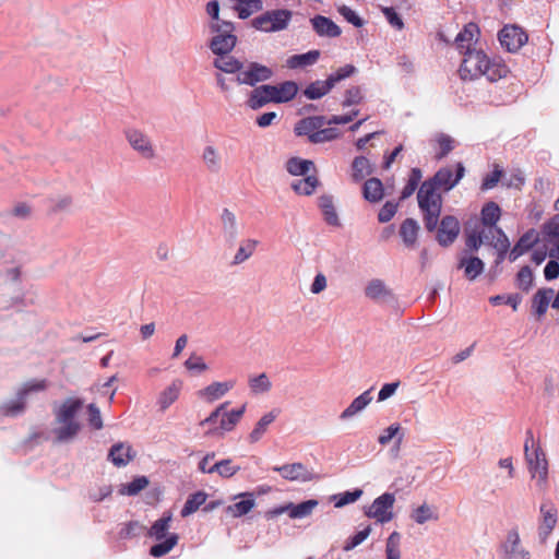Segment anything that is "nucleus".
<instances>
[{"label": "nucleus", "mask_w": 559, "mask_h": 559, "mask_svg": "<svg viewBox=\"0 0 559 559\" xmlns=\"http://www.w3.org/2000/svg\"><path fill=\"white\" fill-rule=\"evenodd\" d=\"M462 53L464 57L459 72L463 80H474L484 75L490 82H496L509 73L504 63L499 60H490L480 49L468 48Z\"/></svg>", "instance_id": "nucleus-1"}, {"label": "nucleus", "mask_w": 559, "mask_h": 559, "mask_svg": "<svg viewBox=\"0 0 559 559\" xmlns=\"http://www.w3.org/2000/svg\"><path fill=\"white\" fill-rule=\"evenodd\" d=\"M83 402L70 397L53 408V424L51 435L57 442H70L79 435L82 424L79 419Z\"/></svg>", "instance_id": "nucleus-2"}, {"label": "nucleus", "mask_w": 559, "mask_h": 559, "mask_svg": "<svg viewBox=\"0 0 559 559\" xmlns=\"http://www.w3.org/2000/svg\"><path fill=\"white\" fill-rule=\"evenodd\" d=\"M228 405L229 402L219 404L206 418L200 421V427L207 428L204 432L205 436L222 437L236 428L246 412V404L230 411H227Z\"/></svg>", "instance_id": "nucleus-3"}, {"label": "nucleus", "mask_w": 559, "mask_h": 559, "mask_svg": "<svg viewBox=\"0 0 559 559\" xmlns=\"http://www.w3.org/2000/svg\"><path fill=\"white\" fill-rule=\"evenodd\" d=\"M418 205L424 213V222L426 228L431 231L436 228L440 212L442 199L433 182L425 181L420 186L418 193Z\"/></svg>", "instance_id": "nucleus-4"}, {"label": "nucleus", "mask_w": 559, "mask_h": 559, "mask_svg": "<svg viewBox=\"0 0 559 559\" xmlns=\"http://www.w3.org/2000/svg\"><path fill=\"white\" fill-rule=\"evenodd\" d=\"M173 521L171 513H165L160 519L155 521L148 531V536L155 538L158 543L151 547L150 555L160 558L170 552L178 544L179 536L176 533L168 534L170 523Z\"/></svg>", "instance_id": "nucleus-5"}, {"label": "nucleus", "mask_w": 559, "mask_h": 559, "mask_svg": "<svg viewBox=\"0 0 559 559\" xmlns=\"http://www.w3.org/2000/svg\"><path fill=\"white\" fill-rule=\"evenodd\" d=\"M292 16V11L286 9L270 10L252 19L251 26L260 32L275 33L286 29Z\"/></svg>", "instance_id": "nucleus-6"}, {"label": "nucleus", "mask_w": 559, "mask_h": 559, "mask_svg": "<svg viewBox=\"0 0 559 559\" xmlns=\"http://www.w3.org/2000/svg\"><path fill=\"white\" fill-rule=\"evenodd\" d=\"M47 381L44 379H34L25 382L17 391L16 399L4 403L0 411L5 416H16L24 411L26 397L36 392L46 390Z\"/></svg>", "instance_id": "nucleus-7"}, {"label": "nucleus", "mask_w": 559, "mask_h": 559, "mask_svg": "<svg viewBox=\"0 0 559 559\" xmlns=\"http://www.w3.org/2000/svg\"><path fill=\"white\" fill-rule=\"evenodd\" d=\"M525 457L528 464V471L533 478L536 479V485L540 490L547 487L548 463L546 455L540 448L534 449L532 452L528 450V440L525 442Z\"/></svg>", "instance_id": "nucleus-8"}, {"label": "nucleus", "mask_w": 559, "mask_h": 559, "mask_svg": "<svg viewBox=\"0 0 559 559\" xmlns=\"http://www.w3.org/2000/svg\"><path fill=\"white\" fill-rule=\"evenodd\" d=\"M234 31L235 25L233 22L221 24L218 31H210L213 37L210 40L209 47L214 55H227L234 49L237 43Z\"/></svg>", "instance_id": "nucleus-9"}, {"label": "nucleus", "mask_w": 559, "mask_h": 559, "mask_svg": "<svg viewBox=\"0 0 559 559\" xmlns=\"http://www.w3.org/2000/svg\"><path fill=\"white\" fill-rule=\"evenodd\" d=\"M558 523V510L556 506L547 500L539 506L537 519V535L542 544H545Z\"/></svg>", "instance_id": "nucleus-10"}, {"label": "nucleus", "mask_w": 559, "mask_h": 559, "mask_svg": "<svg viewBox=\"0 0 559 559\" xmlns=\"http://www.w3.org/2000/svg\"><path fill=\"white\" fill-rule=\"evenodd\" d=\"M501 559H531V551L523 545L519 530L513 527L507 532L500 545Z\"/></svg>", "instance_id": "nucleus-11"}, {"label": "nucleus", "mask_w": 559, "mask_h": 559, "mask_svg": "<svg viewBox=\"0 0 559 559\" xmlns=\"http://www.w3.org/2000/svg\"><path fill=\"white\" fill-rule=\"evenodd\" d=\"M124 136L131 148L145 159H153L156 156L155 145L148 134L136 128H129Z\"/></svg>", "instance_id": "nucleus-12"}, {"label": "nucleus", "mask_w": 559, "mask_h": 559, "mask_svg": "<svg viewBox=\"0 0 559 559\" xmlns=\"http://www.w3.org/2000/svg\"><path fill=\"white\" fill-rule=\"evenodd\" d=\"M395 502V497L393 493L385 492L374 499L372 504L369 507L366 512L367 516L376 519L380 523L390 522L393 519V506Z\"/></svg>", "instance_id": "nucleus-13"}, {"label": "nucleus", "mask_w": 559, "mask_h": 559, "mask_svg": "<svg viewBox=\"0 0 559 559\" xmlns=\"http://www.w3.org/2000/svg\"><path fill=\"white\" fill-rule=\"evenodd\" d=\"M271 76V69L260 63L251 62L246 68L241 67L240 71L237 74L236 81L238 84L253 86L259 82L269 80Z\"/></svg>", "instance_id": "nucleus-14"}, {"label": "nucleus", "mask_w": 559, "mask_h": 559, "mask_svg": "<svg viewBox=\"0 0 559 559\" xmlns=\"http://www.w3.org/2000/svg\"><path fill=\"white\" fill-rule=\"evenodd\" d=\"M236 385V380L213 381L197 392V396L204 403L212 404L224 397Z\"/></svg>", "instance_id": "nucleus-15"}, {"label": "nucleus", "mask_w": 559, "mask_h": 559, "mask_svg": "<svg viewBox=\"0 0 559 559\" xmlns=\"http://www.w3.org/2000/svg\"><path fill=\"white\" fill-rule=\"evenodd\" d=\"M13 262L14 253L9 239L0 233V276L7 274L13 281L19 280L20 270L13 265Z\"/></svg>", "instance_id": "nucleus-16"}, {"label": "nucleus", "mask_w": 559, "mask_h": 559, "mask_svg": "<svg viewBox=\"0 0 559 559\" xmlns=\"http://www.w3.org/2000/svg\"><path fill=\"white\" fill-rule=\"evenodd\" d=\"M499 40L508 51L514 52L527 41V35L515 25H507L500 31Z\"/></svg>", "instance_id": "nucleus-17"}, {"label": "nucleus", "mask_w": 559, "mask_h": 559, "mask_svg": "<svg viewBox=\"0 0 559 559\" xmlns=\"http://www.w3.org/2000/svg\"><path fill=\"white\" fill-rule=\"evenodd\" d=\"M465 168L463 164L456 165V175L453 178V170L450 167H443L436 173V175L429 179V182H433L436 188L443 189L444 191L451 190L455 185L463 178Z\"/></svg>", "instance_id": "nucleus-18"}, {"label": "nucleus", "mask_w": 559, "mask_h": 559, "mask_svg": "<svg viewBox=\"0 0 559 559\" xmlns=\"http://www.w3.org/2000/svg\"><path fill=\"white\" fill-rule=\"evenodd\" d=\"M223 7L231 9L239 19L246 20L263 9V0H221Z\"/></svg>", "instance_id": "nucleus-19"}, {"label": "nucleus", "mask_w": 559, "mask_h": 559, "mask_svg": "<svg viewBox=\"0 0 559 559\" xmlns=\"http://www.w3.org/2000/svg\"><path fill=\"white\" fill-rule=\"evenodd\" d=\"M273 471L278 472L281 476L290 481H309L313 478L312 473L302 463L285 464L275 466Z\"/></svg>", "instance_id": "nucleus-20"}, {"label": "nucleus", "mask_w": 559, "mask_h": 559, "mask_svg": "<svg viewBox=\"0 0 559 559\" xmlns=\"http://www.w3.org/2000/svg\"><path fill=\"white\" fill-rule=\"evenodd\" d=\"M219 223L224 240L234 243L239 235L236 214L227 207L223 209L219 215Z\"/></svg>", "instance_id": "nucleus-21"}, {"label": "nucleus", "mask_w": 559, "mask_h": 559, "mask_svg": "<svg viewBox=\"0 0 559 559\" xmlns=\"http://www.w3.org/2000/svg\"><path fill=\"white\" fill-rule=\"evenodd\" d=\"M318 504V500L310 499L298 504L288 503L274 510L272 513L275 515L287 513L292 519H304L309 516Z\"/></svg>", "instance_id": "nucleus-22"}, {"label": "nucleus", "mask_w": 559, "mask_h": 559, "mask_svg": "<svg viewBox=\"0 0 559 559\" xmlns=\"http://www.w3.org/2000/svg\"><path fill=\"white\" fill-rule=\"evenodd\" d=\"M460 233L459 221L453 216H445L440 223L437 234V240L441 246H449L452 243Z\"/></svg>", "instance_id": "nucleus-23"}, {"label": "nucleus", "mask_w": 559, "mask_h": 559, "mask_svg": "<svg viewBox=\"0 0 559 559\" xmlns=\"http://www.w3.org/2000/svg\"><path fill=\"white\" fill-rule=\"evenodd\" d=\"M183 381L174 379L158 395L157 405L162 412L168 409L180 396Z\"/></svg>", "instance_id": "nucleus-24"}, {"label": "nucleus", "mask_w": 559, "mask_h": 559, "mask_svg": "<svg viewBox=\"0 0 559 559\" xmlns=\"http://www.w3.org/2000/svg\"><path fill=\"white\" fill-rule=\"evenodd\" d=\"M372 400L371 389L366 390L352 401V403L340 414L338 419L341 421H347L354 418L365 411Z\"/></svg>", "instance_id": "nucleus-25"}, {"label": "nucleus", "mask_w": 559, "mask_h": 559, "mask_svg": "<svg viewBox=\"0 0 559 559\" xmlns=\"http://www.w3.org/2000/svg\"><path fill=\"white\" fill-rule=\"evenodd\" d=\"M201 160L210 174H219L223 169V157L219 150L212 145H205L202 150Z\"/></svg>", "instance_id": "nucleus-26"}, {"label": "nucleus", "mask_w": 559, "mask_h": 559, "mask_svg": "<svg viewBox=\"0 0 559 559\" xmlns=\"http://www.w3.org/2000/svg\"><path fill=\"white\" fill-rule=\"evenodd\" d=\"M280 409H272L265 413L255 424L254 428L248 436L250 443H255L262 439L269 427L276 420Z\"/></svg>", "instance_id": "nucleus-27"}, {"label": "nucleus", "mask_w": 559, "mask_h": 559, "mask_svg": "<svg viewBox=\"0 0 559 559\" xmlns=\"http://www.w3.org/2000/svg\"><path fill=\"white\" fill-rule=\"evenodd\" d=\"M365 296L373 301L382 302L392 298V292L382 280H371L365 287Z\"/></svg>", "instance_id": "nucleus-28"}, {"label": "nucleus", "mask_w": 559, "mask_h": 559, "mask_svg": "<svg viewBox=\"0 0 559 559\" xmlns=\"http://www.w3.org/2000/svg\"><path fill=\"white\" fill-rule=\"evenodd\" d=\"M311 25L319 36L324 37H338L342 33L340 26H337L331 19L317 15L311 19Z\"/></svg>", "instance_id": "nucleus-29"}, {"label": "nucleus", "mask_w": 559, "mask_h": 559, "mask_svg": "<svg viewBox=\"0 0 559 559\" xmlns=\"http://www.w3.org/2000/svg\"><path fill=\"white\" fill-rule=\"evenodd\" d=\"M269 103H274L271 85L269 84L261 85L252 90L247 100V105L253 110L259 109Z\"/></svg>", "instance_id": "nucleus-30"}, {"label": "nucleus", "mask_w": 559, "mask_h": 559, "mask_svg": "<svg viewBox=\"0 0 559 559\" xmlns=\"http://www.w3.org/2000/svg\"><path fill=\"white\" fill-rule=\"evenodd\" d=\"M237 498H240L241 500L226 508V512L234 518L248 514L255 506V501L251 492H242L235 497V499Z\"/></svg>", "instance_id": "nucleus-31"}, {"label": "nucleus", "mask_w": 559, "mask_h": 559, "mask_svg": "<svg viewBox=\"0 0 559 559\" xmlns=\"http://www.w3.org/2000/svg\"><path fill=\"white\" fill-rule=\"evenodd\" d=\"M259 241L257 239L247 238L239 242L236 253L233 257L231 264L240 265L249 260L255 252Z\"/></svg>", "instance_id": "nucleus-32"}, {"label": "nucleus", "mask_w": 559, "mask_h": 559, "mask_svg": "<svg viewBox=\"0 0 559 559\" xmlns=\"http://www.w3.org/2000/svg\"><path fill=\"white\" fill-rule=\"evenodd\" d=\"M325 123V118L322 116L308 117L297 123L295 131L298 135H307L311 142L312 134H314L318 129L322 128Z\"/></svg>", "instance_id": "nucleus-33"}, {"label": "nucleus", "mask_w": 559, "mask_h": 559, "mask_svg": "<svg viewBox=\"0 0 559 559\" xmlns=\"http://www.w3.org/2000/svg\"><path fill=\"white\" fill-rule=\"evenodd\" d=\"M271 90L274 103H286L296 96L298 86L293 81H286L278 85H271Z\"/></svg>", "instance_id": "nucleus-34"}, {"label": "nucleus", "mask_w": 559, "mask_h": 559, "mask_svg": "<svg viewBox=\"0 0 559 559\" xmlns=\"http://www.w3.org/2000/svg\"><path fill=\"white\" fill-rule=\"evenodd\" d=\"M108 456L116 466H123L134 457V452L129 444L118 443L110 449Z\"/></svg>", "instance_id": "nucleus-35"}, {"label": "nucleus", "mask_w": 559, "mask_h": 559, "mask_svg": "<svg viewBox=\"0 0 559 559\" xmlns=\"http://www.w3.org/2000/svg\"><path fill=\"white\" fill-rule=\"evenodd\" d=\"M319 179L316 175L309 174L302 179L292 181V189L299 195H311L319 186Z\"/></svg>", "instance_id": "nucleus-36"}, {"label": "nucleus", "mask_w": 559, "mask_h": 559, "mask_svg": "<svg viewBox=\"0 0 559 559\" xmlns=\"http://www.w3.org/2000/svg\"><path fill=\"white\" fill-rule=\"evenodd\" d=\"M318 205L326 224L330 226H340V218L335 210L332 197L321 195L318 200Z\"/></svg>", "instance_id": "nucleus-37"}, {"label": "nucleus", "mask_w": 559, "mask_h": 559, "mask_svg": "<svg viewBox=\"0 0 559 559\" xmlns=\"http://www.w3.org/2000/svg\"><path fill=\"white\" fill-rule=\"evenodd\" d=\"M419 226L413 218L405 219L400 227V236L408 248H414L417 241Z\"/></svg>", "instance_id": "nucleus-38"}, {"label": "nucleus", "mask_w": 559, "mask_h": 559, "mask_svg": "<svg viewBox=\"0 0 559 559\" xmlns=\"http://www.w3.org/2000/svg\"><path fill=\"white\" fill-rule=\"evenodd\" d=\"M320 57L319 50H310L306 53L294 55L287 58L285 67L289 69L305 68L314 64Z\"/></svg>", "instance_id": "nucleus-39"}, {"label": "nucleus", "mask_w": 559, "mask_h": 559, "mask_svg": "<svg viewBox=\"0 0 559 559\" xmlns=\"http://www.w3.org/2000/svg\"><path fill=\"white\" fill-rule=\"evenodd\" d=\"M477 35L478 27L476 24L468 23L467 25H465L463 31H461L455 38L460 51L463 52L468 48H472V45L475 41Z\"/></svg>", "instance_id": "nucleus-40"}, {"label": "nucleus", "mask_w": 559, "mask_h": 559, "mask_svg": "<svg viewBox=\"0 0 559 559\" xmlns=\"http://www.w3.org/2000/svg\"><path fill=\"white\" fill-rule=\"evenodd\" d=\"M459 267L464 270V275L469 281L475 280L484 270V263L476 257H463Z\"/></svg>", "instance_id": "nucleus-41"}, {"label": "nucleus", "mask_w": 559, "mask_h": 559, "mask_svg": "<svg viewBox=\"0 0 559 559\" xmlns=\"http://www.w3.org/2000/svg\"><path fill=\"white\" fill-rule=\"evenodd\" d=\"M537 241V235L534 230L527 231L524 234L516 245L513 247L509 254L510 261H515L522 254H524L528 249L533 247V245Z\"/></svg>", "instance_id": "nucleus-42"}, {"label": "nucleus", "mask_w": 559, "mask_h": 559, "mask_svg": "<svg viewBox=\"0 0 559 559\" xmlns=\"http://www.w3.org/2000/svg\"><path fill=\"white\" fill-rule=\"evenodd\" d=\"M554 295L555 292L551 288L538 289L535 293L532 300V306L539 317L546 313L548 306L554 298Z\"/></svg>", "instance_id": "nucleus-43"}, {"label": "nucleus", "mask_w": 559, "mask_h": 559, "mask_svg": "<svg viewBox=\"0 0 559 559\" xmlns=\"http://www.w3.org/2000/svg\"><path fill=\"white\" fill-rule=\"evenodd\" d=\"M311 169L314 170V164L308 159L292 157L286 163V170L293 176H307Z\"/></svg>", "instance_id": "nucleus-44"}, {"label": "nucleus", "mask_w": 559, "mask_h": 559, "mask_svg": "<svg viewBox=\"0 0 559 559\" xmlns=\"http://www.w3.org/2000/svg\"><path fill=\"white\" fill-rule=\"evenodd\" d=\"M221 5H223L221 0H211L205 5V12L210 16L209 31H218L221 24L230 22L219 17Z\"/></svg>", "instance_id": "nucleus-45"}, {"label": "nucleus", "mask_w": 559, "mask_h": 559, "mask_svg": "<svg viewBox=\"0 0 559 559\" xmlns=\"http://www.w3.org/2000/svg\"><path fill=\"white\" fill-rule=\"evenodd\" d=\"M213 64L216 69L225 73H237L241 69V63L234 57L227 55H216Z\"/></svg>", "instance_id": "nucleus-46"}, {"label": "nucleus", "mask_w": 559, "mask_h": 559, "mask_svg": "<svg viewBox=\"0 0 559 559\" xmlns=\"http://www.w3.org/2000/svg\"><path fill=\"white\" fill-rule=\"evenodd\" d=\"M404 438V432L402 431V427L400 424H392L385 429L382 430L380 436L378 437V442L380 445H388L393 439H396V443L400 447Z\"/></svg>", "instance_id": "nucleus-47"}, {"label": "nucleus", "mask_w": 559, "mask_h": 559, "mask_svg": "<svg viewBox=\"0 0 559 559\" xmlns=\"http://www.w3.org/2000/svg\"><path fill=\"white\" fill-rule=\"evenodd\" d=\"M333 87H334V85L328 78L324 81H316V82L311 83L305 90L304 94L308 99H318V98H321L322 96L326 95Z\"/></svg>", "instance_id": "nucleus-48"}, {"label": "nucleus", "mask_w": 559, "mask_h": 559, "mask_svg": "<svg viewBox=\"0 0 559 559\" xmlns=\"http://www.w3.org/2000/svg\"><path fill=\"white\" fill-rule=\"evenodd\" d=\"M364 197L369 202H378L383 197L382 182L377 178L368 179L364 185Z\"/></svg>", "instance_id": "nucleus-49"}, {"label": "nucleus", "mask_w": 559, "mask_h": 559, "mask_svg": "<svg viewBox=\"0 0 559 559\" xmlns=\"http://www.w3.org/2000/svg\"><path fill=\"white\" fill-rule=\"evenodd\" d=\"M488 236H491L490 243L499 251V259L503 258V254L509 249L510 242L506 234L500 228H490L486 230Z\"/></svg>", "instance_id": "nucleus-50"}, {"label": "nucleus", "mask_w": 559, "mask_h": 559, "mask_svg": "<svg viewBox=\"0 0 559 559\" xmlns=\"http://www.w3.org/2000/svg\"><path fill=\"white\" fill-rule=\"evenodd\" d=\"M372 171L369 160L364 156H358L353 160L352 164V178L355 181L362 180L366 176Z\"/></svg>", "instance_id": "nucleus-51"}, {"label": "nucleus", "mask_w": 559, "mask_h": 559, "mask_svg": "<svg viewBox=\"0 0 559 559\" xmlns=\"http://www.w3.org/2000/svg\"><path fill=\"white\" fill-rule=\"evenodd\" d=\"M500 218V207L495 202L487 203L481 210V222L485 226L496 228L495 225Z\"/></svg>", "instance_id": "nucleus-52"}, {"label": "nucleus", "mask_w": 559, "mask_h": 559, "mask_svg": "<svg viewBox=\"0 0 559 559\" xmlns=\"http://www.w3.org/2000/svg\"><path fill=\"white\" fill-rule=\"evenodd\" d=\"M411 518L417 524H425L429 521H437L438 514L432 507L428 506L427 503H424L412 512Z\"/></svg>", "instance_id": "nucleus-53"}, {"label": "nucleus", "mask_w": 559, "mask_h": 559, "mask_svg": "<svg viewBox=\"0 0 559 559\" xmlns=\"http://www.w3.org/2000/svg\"><path fill=\"white\" fill-rule=\"evenodd\" d=\"M206 493L203 491H198L193 495H191L183 508L181 509V516L186 518L192 513H194L205 501H206Z\"/></svg>", "instance_id": "nucleus-54"}, {"label": "nucleus", "mask_w": 559, "mask_h": 559, "mask_svg": "<svg viewBox=\"0 0 559 559\" xmlns=\"http://www.w3.org/2000/svg\"><path fill=\"white\" fill-rule=\"evenodd\" d=\"M249 389L254 394L266 393L271 390L272 383L265 373L251 377L248 381Z\"/></svg>", "instance_id": "nucleus-55"}, {"label": "nucleus", "mask_w": 559, "mask_h": 559, "mask_svg": "<svg viewBox=\"0 0 559 559\" xmlns=\"http://www.w3.org/2000/svg\"><path fill=\"white\" fill-rule=\"evenodd\" d=\"M542 237V241L544 243L559 238V214L555 215L550 221L544 224Z\"/></svg>", "instance_id": "nucleus-56"}, {"label": "nucleus", "mask_w": 559, "mask_h": 559, "mask_svg": "<svg viewBox=\"0 0 559 559\" xmlns=\"http://www.w3.org/2000/svg\"><path fill=\"white\" fill-rule=\"evenodd\" d=\"M362 496L361 489H355L353 491H345L342 493H337L331 497L332 501H334L335 508H343L346 504L354 503Z\"/></svg>", "instance_id": "nucleus-57"}, {"label": "nucleus", "mask_w": 559, "mask_h": 559, "mask_svg": "<svg viewBox=\"0 0 559 559\" xmlns=\"http://www.w3.org/2000/svg\"><path fill=\"white\" fill-rule=\"evenodd\" d=\"M148 486V479L145 476H139L134 478L132 481L122 485L119 490L122 495L134 496L145 489Z\"/></svg>", "instance_id": "nucleus-58"}, {"label": "nucleus", "mask_w": 559, "mask_h": 559, "mask_svg": "<svg viewBox=\"0 0 559 559\" xmlns=\"http://www.w3.org/2000/svg\"><path fill=\"white\" fill-rule=\"evenodd\" d=\"M401 534L393 532L386 540L385 555L386 559H399L401 557Z\"/></svg>", "instance_id": "nucleus-59"}, {"label": "nucleus", "mask_w": 559, "mask_h": 559, "mask_svg": "<svg viewBox=\"0 0 559 559\" xmlns=\"http://www.w3.org/2000/svg\"><path fill=\"white\" fill-rule=\"evenodd\" d=\"M433 141L437 143L439 148V152L436 155L439 159L443 158L454 148V140L447 134L439 133L435 136Z\"/></svg>", "instance_id": "nucleus-60"}, {"label": "nucleus", "mask_w": 559, "mask_h": 559, "mask_svg": "<svg viewBox=\"0 0 559 559\" xmlns=\"http://www.w3.org/2000/svg\"><path fill=\"white\" fill-rule=\"evenodd\" d=\"M73 206V199L70 195H59L50 201V211L52 213L70 212Z\"/></svg>", "instance_id": "nucleus-61"}, {"label": "nucleus", "mask_w": 559, "mask_h": 559, "mask_svg": "<svg viewBox=\"0 0 559 559\" xmlns=\"http://www.w3.org/2000/svg\"><path fill=\"white\" fill-rule=\"evenodd\" d=\"M185 368L197 373H202L209 370V366L205 364L204 359L197 354H192L185 361Z\"/></svg>", "instance_id": "nucleus-62"}, {"label": "nucleus", "mask_w": 559, "mask_h": 559, "mask_svg": "<svg viewBox=\"0 0 559 559\" xmlns=\"http://www.w3.org/2000/svg\"><path fill=\"white\" fill-rule=\"evenodd\" d=\"M338 136V131L335 128H320L312 134L311 143H323L332 141Z\"/></svg>", "instance_id": "nucleus-63"}, {"label": "nucleus", "mask_w": 559, "mask_h": 559, "mask_svg": "<svg viewBox=\"0 0 559 559\" xmlns=\"http://www.w3.org/2000/svg\"><path fill=\"white\" fill-rule=\"evenodd\" d=\"M519 288L528 290L533 284V272L528 266H523L516 276Z\"/></svg>", "instance_id": "nucleus-64"}]
</instances>
